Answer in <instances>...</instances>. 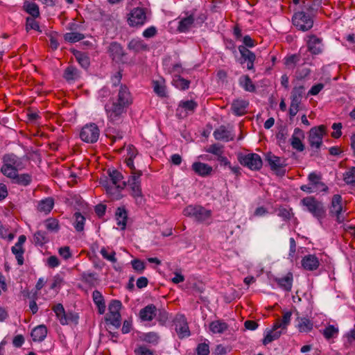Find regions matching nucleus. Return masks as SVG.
<instances>
[{"label": "nucleus", "instance_id": "32", "mask_svg": "<svg viewBox=\"0 0 355 355\" xmlns=\"http://www.w3.org/2000/svg\"><path fill=\"white\" fill-rule=\"evenodd\" d=\"M128 49L135 53L148 50V45L141 39H132L128 44Z\"/></svg>", "mask_w": 355, "mask_h": 355}, {"label": "nucleus", "instance_id": "42", "mask_svg": "<svg viewBox=\"0 0 355 355\" xmlns=\"http://www.w3.org/2000/svg\"><path fill=\"white\" fill-rule=\"evenodd\" d=\"M141 340L153 345H157L159 341V336L157 333L150 331L144 333L140 336Z\"/></svg>", "mask_w": 355, "mask_h": 355}, {"label": "nucleus", "instance_id": "40", "mask_svg": "<svg viewBox=\"0 0 355 355\" xmlns=\"http://www.w3.org/2000/svg\"><path fill=\"white\" fill-rule=\"evenodd\" d=\"M292 312L290 311L283 313L282 318L277 320L275 323V328H280L282 330H286L290 324Z\"/></svg>", "mask_w": 355, "mask_h": 355}, {"label": "nucleus", "instance_id": "12", "mask_svg": "<svg viewBox=\"0 0 355 355\" xmlns=\"http://www.w3.org/2000/svg\"><path fill=\"white\" fill-rule=\"evenodd\" d=\"M99 135L100 130L97 125L91 123L83 127L80 137L84 142L94 144L98 141Z\"/></svg>", "mask_w": 355, "mask_h": 355}, {"label": "nucleus", "instance_id": "9", "mask_svg": "<svg viewBox=\"0 0 355 355\" xmlns=\"http://www.w3.org/2000/svg\"><path fill=\"white\" fill-rule=\"evenodd\" d=\"M342 197L339 194L334 195L329 207V215L335 217L338 223H341L345 220V212L342 204Z\"/></svg>", "mask_w": 355, "mask_h": 355}, {"label": "nucleus", "instance_id": "38", "mask_svg": "<svg viewBox=\"0 0 355 355\" xmlns=\"http://www.w3.org/2000/svg\"><path fill=\"white\" fill-rule=\"evenodd\" d=\"M227 328V324L220 320L213 321L209 324V330L213 334H223Z\"/></svg>", "mask_w": 355, "mask_h": 355}, {"label": "nucleus", "instance_id": "18", "mask_svg": "<svg viewBox=\"0 0 355 355\" xmlns=\"http://www.w3.org/2000/svg\"><path fill=\"white\" fill-rule=\"evenodd\" d=\"M306 44L308 50L312 54L318 55L322 52V39L317 37L315 35H309Z\"/></svg>", "mask_w": 355, "mask_h": 355}, {"label": "nucleus", "instance_id": "46", "mask_svg": "<svg viewBox=\"0 0 355 355\" xmlns=\"http://www.w3.org/2000/svg\"><path fill=\"white\" fill-rule=\"evenodd\" d=\"M49 241L46 233L42 231H37L35 233L33 236V243L36 245L42 246Z\"/></svg>", "mask_w": 355, "mask_h": 355}, {"label": "nucleus", "instance_id": "10", "mask_svg": "<svg viewBox=\"0 0 355 355\" xmlns=\"http://www.w3.org/2000/svg\"><path fill=\"white\" fill-rule=\"evenodd\" d=\"M325 130L326 128L323 125L313 127L309 130V144L311 148L315 149V152H318L322 144V138Z\"/></svg>", "mask_w": 355, "mask_h": 355}, {"label": "nucleus", "instance_id": "19", "mask_svg": "<svg viewBox=\"0 0 355 355\" xmlns=\"http://www.w3.org/2000/svg\"><path fill=\"white\" fill-rule=\"evenodd\" d=\"M26 240V237L25 235L19 236L18 241L12 248V252L15 255L17 263L20 266L23 265L24 263L23 254L24 253V250L23 248V244L25 243Z\"/></svg>", "mask_w": 355, "mask_h": 355}, {"label": "nucleus", "instance_id": "43", "mask_svg": "<svg viewBox=\"0 0 355 355\" xmlns=\"http://www.w3.org/2000/svg\"><path fill=\"white\" fill-rule=\"evenodd\" d=\"M173 85L181 90L189 89L190 81L182 78L180 75H175L173 79Z\"/></svg>", "mask_w": 355, "mask_h": 355}, {"label": "nucleus", "instance_id": "6", "mask_svg": "<svg viewBox=\"0 0 355 355\" xmlns=\"http://www.w3.org/2000/svg\"><path fill=\"white\" fill-rule=\"evenodd\" d=\"M121 306V301L116 300H112L108 306L109 313L105 317V321L110 322L116 329H119L121 326V316L120 310Z\"/></svg>", "mask_w": 355, "mask_h": 355}, {"label": "nucleus", "instance_id": "44", "mask_svg": "<svg viewBox=\"0 0 355 355\" xmlns=\"http://www.w3.org/2000/svg\"><path fill=\"white\" fill-rule=\"evenodd\" d=\"M240 84L247 92H253L256 89L255 85L248 75L243 76L240 78Z\"/></svg>", "mask_w": 355, "mask_h": 355}, {"label": "nucleus", "instance_id": "35", "mask_svg": "<svg viewBox=\"0 0 355 355\" xmlns=\"http://www.w3.org/2000/svg\"><path fill=\"white\" fill-rule=\"evenodd\" d=\"M279 329V328H275L274 324L272 329L267 331V334L263 340V344L264 345L278 339L281 336L283 330H278Z\"/></svg>", "mask_w": 355, "mask_h": 355}, {"label": "nucleus", "instance_id": "36", "mask_svg": "<svg viewBox=\"0 0 355 355\" xmlns=\"http://www.w3.org/2000/svg\"><path fill=\"white\" fill-rule=\"evenodd\" d=\"M138 152L136 148L132 145H129L127 148V157L125 163L131 171L137 170L133 162L134 158L137 155Z\"/></svg>", "mask_w": 355, "mask_h": 355}, {"label": "nucleus", "instance_id": "58", "mask_svg": "<svg viewBox=\"0 0 355 355\" xmlns=\"http://www.w3.org/2000/svg\"><path fill=\"white\" fill-rule=\"evenodd\" d=\"M103 257L112 263L116 262V258L115 257L116 253L114 250H112L110 254L108 253L107 249L105 248H102L100 251Z\"/></svg>", "mask_w": 355, "mask_h": 355}, {"label": "nucleus", "instance_id": "13", "mask_svg": "<svg viewBox=\"0 0 355 355\" xmlns=\"http://www.w3.org/2000/svg\"><path fill=\"white\" fill-rule=\"evenodd\" d=\"M108 174L113 186L110 185V183L107 180H102L101 182L105 188L107 193L112 195L114 192H119V190H121L120 188H118L117 187L119 185L118 183L123 179V176L121 173L117 170H109Z\"/></svg>", "mask_w": 355, "mask_h": 355}, {"label": "nucleus", "instance_id": "15", "mask_svg": "<svg viewBox=\"0 0 355 355\" xmlns=\"http://www.w3.org/2000/svg\"><path fill=\"white\" fill-rule=\"evenodd\" d=\"M146 19L145 9L143 8H134L128 17V24L131 26L143 25Z\"/></svg>", "mask_w": 355, "mask_h": 355}, {"label": "nucleus", "instance_id": "37", "mask_svg": "<svg viewBox=\"0 0 355 355\" xmlns=\"http://www.w3.org/2000/svg\"><path fill=\"white\" fill-rule=\"evenodd\" d=\"M117 225L121 230H125L126 227L128 214L124 207H119L115 214Z\"/></svg>", "mask_w": 355, "mask_h": 355}, {"label": "nucleus", "instance_id": "14", "mask_svg": "<svg viewBox=\"0 0 355 355\" xmlns=\"http://www.w3.org/2000/svg\"><path fill=\"white\" fill-rule=\"evenodd\" d=\"M175 331L180 338L189 336L190 331L188 323L184 315H177L174 319Z\"/></svg>", "mask_w": 355, "mask_h": 355}, {"label": "nucleus", "instance_id": "27", "mask_svg": "<svg viewBox=\"0 0 355 355\" xmlns=\"http://www.w3.org/2000/svg\"><path fill=\"white\" fill-rule=\"evenodd\" d=\"M12 180L14 184H17L21 186L27 187L32 182V175L29 173L19 174L18 172L15 173L12 177H8Z\"/></svg>", "mask_w": 355, "mask_h": 355}, {"label": "nucleus", "instance_id": "41", "mask_svg": "<svg viewBox=\"0 0 355 355\" xmlns=\"http://www.w3.org/2000/svg\"><path fill=\"white\" fill-rule=\"evenodd\" d=\"M63 77L68 82L75 81L79 78L78 70L73 66H68L64 71Z\"/></svg>", "mask_w": 355, "mask_h": 355}, {"label": "nucleus", "instance_id": "24", "mask_svg": "<svg viewBox=\"0 0 355 355\" xmlns=\"http://www.w3.org/2000/svg\"><path fill=\"white\" fill-rule=\"evenodd\" d=\"M192 170L198 175L202 177H206L213 171V168L211 166L207 164L202 163L200 162H196L193 163L191 166Z\"/></svg>", "mask_w": 355, "mask_h": 355}, {"label": "nucleus", "instance_id": "23", "mask_svg": "<svg viewBox=\"0 0 355 355\" xmlns=\"http://www.w3.org/2000/svg\"><path fill=\"white\" fill-rule=\"evenodd\" d=\"M301 262L304 269L309 271L316 270L320 265L318 259L313 254H309L304 257Z\"/></svg>", "mask_w": 355, "mask_h": 355}, {"label": "nucleus", "instance_id": "34", "mask_svg": "<svg viewBox=\"0 0 355 355\" xmlns=\"http://www.w3.org/2000/svg\"><path fill=\"white\" fill-rule=\"evenodd\" d=\"M92 298L94 304L98 307V311L100 314H103L105 311V303L101 293L95 290L92 293Z\"/></svg>", "mask_w": 355, "mask_h": 355}, {"label": "nucleus", "instance_id": "56", "mask_svg": "<svg viewBox=\"0 0 355 355\" xmlns=\"http://www.w3.org/2000/svg\"><path fill=\"white\" fill-rule=\"evenodd\" d=\"M154 92L161 97L166 96V87L164 85L160 84L158 80L153 81Z\"/></svg>", "mask_w": 355, "mask_h": 355}, {"label": "nucleus", "instance_id": "29", "mask_svg": "<svg viewBox=\"0 0 355 355\" xmlns=\"http://www.w3.org/2000/svg\"><path fill=\"white\" fill-rule=\"evenodd\" d=\"M273 279L283 290L288 292L291 291L293 285V274L291 272H288L284 277H275Z\"/></svg>", "mask_w": 355, "mask_h": 355}, {"label": "nucleus", "instance_id": "61", "mask_svg": "<svg viewBox=\"0 0 355 355\" xmlns=\"http://www.w3.org/2000/svg\"><path fill=\"white\" fill-rule=\"evenodd\" d=\"M223 147L218 144H212L207 149V152L209 153H212L218 157L220 155H223Z\"/></svg>", "mask_w": 355, "mask_h": 355}, {"label": "nucleus", "instance_id": "1", "mask_svg": "<svg viewBox=\"0 0 355 355\" xmlns=\"http://www.w3.org/2000/svg\"><path fill=\"white\" fill-rule=\"evenodd\" d=\"M112 103L105 105L108 121L112 123L121 122L127 108L132 103V96L125 85H121L112 92Z\"/></svg>", "mask_w": 355, "mask_h": 355}, {"label": "nucleus", "instance_id": "55", "mask_svg": "<svg viewBox=\"0 0 355 355\" xmlns=\"http://www.w3.org/2000/svg\"><path fill=\"white\" fill-rule=\"evenodd\" d=\"M35 17H27L26 18V31H28L29 30H35L39 32H42V31L40 29L39 24L35 21Z\"/></svg>", "mask_w": 355, "mask_h": 355}, {"label": "nucleus", "instance_id": "52", "mask_svg": "<svg viewBox=\"0 0 355 355\" xmlns=\"http://www.w3.org/2000/svg\"><path fill=\"white\" fill-rule=\"evenodd\" d=\"M338 329L334 325H329L323 330V336L327 339L334 338L338 335Z\"/></svg>", "mask_w": 355, "mask_h": 355}, {"label": "nucleus", "instance_id": "31", "mask_svg": "<svg viewBox=\"0 0 355 355\" xmlns=\"http://www.w3.org/2000/svg\"><path fill=\"white\" fill-rule=\"evenodd\" d=\"M31 335L33 341L41 342L46 337L47 328L44 324L38 325L32 330Z\"/></svg>", "mask_w": 355, "mask_h": 355}, {"label": "nucleus", "instance_id": "4", "mask_svg": "<svg viewBox=\"0 0 355 355\" xmlns=\"http://www.w3.org/2000/svg\"><path fill=\"white\" fill-rule=\"evenodd\" d=\"M309 184L300 187V189L307 193L327 191L328 187L322 181L320 173L312 172L308 175Z\"/></svg>", "mask_w": 355, "mask_h": 355}, {"label": "nucleus", "instance_id": "2", "mask_svg": "<svg viewBox=\"0 0 355 355\" xmlns=\"http://www.w3.org/2000/svg\"><path fill=\"white\" fill-rule=\"evenodd\" d=\"M3 165L1 172L6 177H12L15 173L26 168L24 158L19 157L13 153L6 154L2 157Z\"/></svg>", "mask_w": 355, "mask_h": 355}, {"label": "nucleus", "instance_id": "50", "mask_svg": "<svg viewBox=\"0 0 355 355\" xmlns=\"http://www.w3.org/2000/svg\"><path fill=\"white\" fill-rule=\"evenodd\" d=\"M76 221L74 223V227L78 232H82L84 230L85 217L80 213L76 212L74 214Z\"/></svg>", "mask_w": 355, "mask_h": 355}, {"label": "nucleus", "instance_id": "22", "mask_svg": "<svg viewBox=\"0 0 355 355\" xmlns=\"http://www.w3.org/2000/svg\"><path fill=\"white\" fill-rule=\"evenodd\" d=\"M157 311L156 306L150 304L141 309L139 315L142 321H151L157 315Z\"/></svg>", "mask_w": 355, "mask_h": 355}, {"label": "nucleus", "instance_id": "54", "mask_svg": "<svg viewBox=\"0 0 355 355\" xmlns=\"http://www.w3.org/2000/svg\"><path fill=\"white\" fill-rule=\"evenodd\" d=\"M45 225L46 229L51 232H57L60 229L58 220L55 218L47 219L45 221Z\"/></svg>", "mask_w": 355, "mask_h": 355}, {"label": "nucleus", "instance_id": "21", "mask_svg": "<svg viewBox=\"0 0 355 355\" xmlns=\"http://www.w3.org/2000/svg\"><path fill=\"white\" fill-rule=\"evenodd\" d=\"M239 51L241 55L242 59L244 62L247 61V68L251 70L254 68V62L256 58V55L254 53L250 51L245 46L241 45L239 46Z\"/></svg>", "mask_w": 355, "mask_h": 355}, {"label": "nucleus", "instance_id": "59", "mask_svg": "<svg viewBox=\"0 0 355 355\" xmlns=\"http://www.w3.org/2000/svg\"><path fill=\"white\" fill-rule=\"evenodd\" d=\"M131 264L134 270L139 273H142L146 268L144 262L138 259H133Z\"/></svg>", "mask_w": 355, "mask_h": 355}, {"label": "nucleus", "instance_id": "17", "mask_svg": "<svg viewBox=\"0 0 355 355\" xmlns=\"http://www.w3.org/2000/svg\"><path fill=\"white\" fill-rule=\"evenodd\" d=\"M197 106V103L193 100L182 101L176 110V114L180 118L186 117L189 114L193 113Z\"/></svg>", "mask_w": 355, "mask_h": 355}, {"label": "nucleus", "instance_id": "48", "mask_svg": "<svg viewBox=\"0 0 355 355\" xmlns=\"http://www.w3.org/2000/svg\"><path fill=\"white\" fill-rule=\"evenodd\" d=\"M64 38L65 41L68 42L74 43L83 40L85 38V35L80 33L71 32L65 33L64 35Z\"/></svg>", "mask_w": 355, "mask_h": 355}, {"label": "nucleus", "instance_id": "33", "mask_svg": "<svg viewBox=\"0 0 355 355\" xmlns=\"http://www.w3.org/2000/svg\"><path fill=\"white\" fill-rule=\"evenodd\" d=\"M214 136L217 140L228 141L233 139V137L232 136L230 131L223 125H221L215 130L214 132Z\"/></svg>", "mask_w": 355, "mask_h": 355}, {"label": "nucleus", "instance_id": "30", "mask_svg": "<svg viewBox=\"0 0 355 355\" xmlns=\"http://www.w3.org/2000/svg\"><path fill=\"white\" fill-rule=\"evenodd\" d=\"M296 327L301 333L310 332L313 328V322L306 317H297Z\"/></svg>", "mask_w": 355, "mask_h": 355}, {"label": "nucleus", "instance_id": "11", "mask_svg": "<svg viewBox=\"0 0 355 355\" xmlns=\"http://www.w3.org/2000/svg\"><path fill=\"white\" fill-rule=\"evenodd\" d=\"M293 24L300 31H306L313 25L312 17L304 11L295 12L292 18Z\"/></svg>", "mask_w": 355, "mask_h": 355}, {"label": "nucleus", "instance_id": "5", "mask_svg": "<svg viewBox=\"0 0 355 355\" xmlns=\"http://www.w3.org/2000/svg\"><path fill=\"white\" fill-rule=\"evenodd\" d=\"M301 204L306 207L307 210L313 214L314 217L318 220L324 218L326 215V209L322 202L318 201L313 196L304 198L301 200Z\"/></svg>", "mask_w": 355, "mask_h": 355}, {"label": "nucleus", "instance_id": "64", "mask_svg": "<svg viewBox=\"0 0 355 355\" xmlns=\"http://www.w3.org/2000/svg\"><path fill=\"white\" fill-rule=\"evenodd\" d=\"M324 84L322 83H318L311 88V89L309 91L308 94L311 96H315L319 94V92L324 88Z\"/></svg>", "mask_w": 355, "mask_h": 355}, {"label": "nucleus", "instance_id": "45", "mask_svg": "<svg viewBox=\"0 0 355 355\" xmlns=\"http://www.w3.org/2000/svg\"><path fill=\"white\" fill-rule=\"evenodd\" d=\"M24 8L32 17H37L40 15L39 7L35 3L26 1L24 4Z\"/></svg>", "mask_w": 355, "mask_h": 355}, {"label": "nucleus", "instance_id": "26", "mask_svg": "<svg viewBox=\"0 0 355 355\" xmlns=\"http://www.w3.org/2000/svg\"><path fill=\"white\" fill-rule=\"evenodd\" d=\"M108 51L112 59L117 62L122 60L123 57L125 55L122 46L116 42L110 44Z\"/></svg>", "mask_w": 355, "mask_h": 355}, {"label": "nucleus", "instance_id": "49", "mask_svg": "<svg viewBox=\"0 0 355 355\" xmlns=\"http://www.w3.org/2000/svg\"><path fill=\"white\" fill-rule=\"evenodd\" d=\"M75 56L78 63L83 68L87 69L89 66V58L85 53L77 51V53H75Z\"/></svg>", "mask_w": 355, "mask_h": 355}, {"label": "nucleus", "instance_id": "53", "mask_svg": "<svg viewBox=\"0 0 355 355\" xmlns=\"http://www.w3.org/2000/svg\"><path fill=\"white\" fill-rule=\"evenodd\" d=\"M344 181L347 184H355V167L349 168L344 173Z\"/></svg>", "mask_w": 355, "mask_h": 355}, {"label": "nucleus", "instance_id": "51", "mask_svg": "<svg viewBox=\"0 0 355 355\" xmlns=\"http://www.w3.org/2000/svg\"><path fill=\"white\" fill-rule=\"evenodd\" d=\"M320 3V0H313L311 3H306L305 1H303V8L306 11L309 12L310 14H313L318 10Z\"/></svg>", "mask_w": 355, "mask_h": 355}, {"label": "nucleus", "instance_id": "25", "mask_svg": "<svg viewBox=\"0 0 355 355\" xmlns=\"http://www.w3.org/2000/svg\"><path fill=\"white\" fill-rule=\"evenodd\" d=\"M248 105V102L245 100L236 99L232 103L231 110L234 115L242 116L246 113Z\"/></svg>", "mask_w": 355, "mask_h": 355}, {"label": "nucleus", "instance_id": "60", "mask_svg": "<svg viewBox=\"0 0 355 355\" xmlns=\"http://www.w3.org/2000/svg\"><path fill=\"white\" fill-rule=\"evenodd\" d=\"M135 355H155L154 351L147 348L144 345L139 346L134 350Z\"/></svg>", "mask_w": 355, "mask_h": 355}, {"label": "nucleus", "instance_id": "62", "mask_svg": "<svg viewBox=\"0 0 355 355\" xmlns=\"http://www.w3.org/2000/svg\"><path fill=\"white\" fill-rule=\"evenodd\" d=\"M196 353H197V355H209V345L205 343L198 344L196 347Z\"/></svg>", "mask_w": 355, "mask_h": 355}, {"label": "nucleus", "instance_id": "8", "mask_svg": "<svg viewBox=\"0 0 355 355\" xmlns=\"http://www.w3.org/2000/svg\"><path fill=\"white\" fill-rule=\"evenodd\" d=\"M184 215L194 218L198 222L208 220L211 215L210 210L199 205H189L183 211Z\"/></svg>", "mask_w": 355, "mask_h": 355}, {"label": "nucleus", "instance_id": "7", "mask_svg": "<svg viewBox=\"0 0 355 355\" xmlns=\"http://www.w3.org/2000/svg\"><path fill=\"white\" fill-rule=\"evenodd\" d=\"M239 163L249 169L258 171L261 169L263 165L262 159L257 153H248L246 155L239 153L237 156Z\"/></svg>", "mask_w": 355, "mask_h": 355}, {"label": "nucleus", "instance_id": "16", "mask_svg": "<svg viewBox=\"0 0 355 355\" xmlns=\"http://www.w3.org/2000/svg\"><path fill=\"white\" fill-rule=\"evenodd\" d=\"M266 161L268 162L272 171L276 172L279 175H284L285 170L283 168L285 164H284L281 158L273 155L272 153H268L266 155Z\"/></svg>", "mask_w": 355, "mask_h": 355}, {"label": "nucleus", "instance_id": "57", "mask_svg": "<svg viewBox=\"0 0 355 355\" xmlns=\"http://www.w3.org/2000/svg\"><path fill=\"white\" fill-rule=\"evenodd\" d=\"M300 61V55L293 54L285 58V64L290 68H294Z\"/></svg>", "mask_w": 355, "mask_h": 355}, {"label": "nucleus", "instance_id": "20", "mask_svg": "<svg viewBox=\"0 0 355 355\" xmlns=\"http://www.w3.org/2000/svg\"><path fill=\"white\" fill-rule=\"evenodd\" d=\"M304 137V132L298 128H295L294 132L291 139V144L293 148L297 150L299 152L303 151L305 147L302 142V139Z\"/></svg>", "mask_w": 355, "mask_h": 355}, {"label": "nucleus", "instance_id": "28", "mask_svg": "<svg viewBox=\"0 0 355 355\" xmlns=\"http://www.w3.org/2000/svg\"><path fill=\"white\" fill-rule=\"evenodd\" d=\"M195 21L193 13H191L185 17L181 19L178 23L177 31L180 33L188 32L193 26Z\"/></svg>", "mask_w": 355, "mask_h": 355}, {"label": "nucleus", "instance_id": "3", "mask_svg": "<svg viewBox=\"0 0 355 355\" xmlns=\"http://www.w3.org/2000/svg\"><path fill=\"white\" fill-rule=\"evenodd\" d=\"M142 174V171L140 170L131 171V175L129 177L128 181L122 182V184L119 185L117 187L120 188L121 190L126 186H129L131 189V196L135 199H137L138 198H141L142 191L140 177Z\"/></svg>", "mask_w": 355, "mask_h": 355}, {"label": "nucleus", "instance_id": "63", "mask_svg": "<svg viewBox=\"0 0 355 355\" xmlns=\"http://www.w3.org/2000/svg\"><path fill=\"white\" fill-rule=\"evenodd\" d=\"M305 88L302 85L295 86L291 92V96L302 99Z\"/></svg>", "mask_w": 355, "mask_h": 355}, {"label": "nucleus", "instance_id": "39", "mask_svg": "<svg viewBox=\"0 0 355 355\" xmlns=\"http://www.w3.org/2000/svg\"><path fill=\"white\" fill-rule=\"evenodd\" d=\"M54 205V200L52 198H46L38 202L37 209L40 212L49 213Z\"/></svg>", "mask_w": 355, "mask_h": 355}, {"label": "nucleus", "instance_id": "47", "mask_svg": "<svg viewBox=\"0 0 355 355\" xmlns=\"http://www.w3.org/2000/svg\"><path fill=\"white\" fill-rule=\"evenodd\" d=\"M53 311L55 313L58 318L59 319L60 324L62 325L67 324L65 311L62 304H58L57 305H55L53 308Z\"/></svg>", "mask_w": 355, "mask_h": 355}]
</instances>
